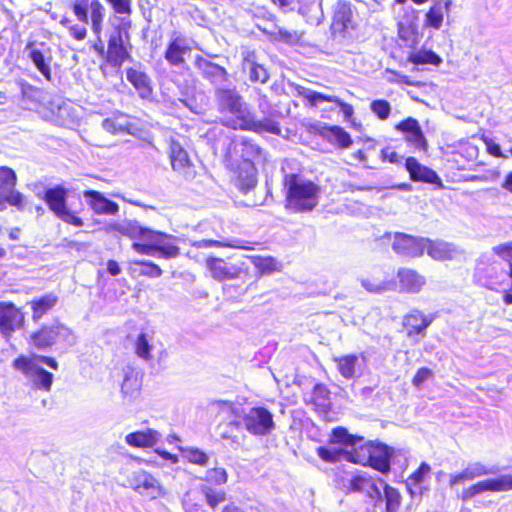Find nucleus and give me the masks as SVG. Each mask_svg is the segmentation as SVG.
Segmentation results:
<instances>
[{"instance_id": "nucleus-6", "label": "nucleus", "mask_w": 512, "mask_h": 512, "mask_svg": "<svg viewBox=\"0 0 512 512\" xmlns=\"http://www.w3.org/2000/svg\"><path fill=\"white\" fill-rule=\"evenodd\" d=\"M355 9L348 0H336L332 7L331 31L335 37L345 38L356 29Z\"/></svg>"}, {"instance_id": "nucleus-47", "label": "nucleus", "mask_w": 512, "mask_h": 512, "mask_svg": "<svg viewBox=\"0 0 512 512\" xmlns=\"http://www.w3.org/2000/svg\"><path fill=\"white\" fill-rule=\"evenodd\" d=\"M201 492L205 496L207 504L215 508L217 505L222 503L225 500V492L222 489H214L208 485H203L201 487Z\"/></svg>"}, {"instance_id": "nucleus-35", "label": "nucleus", "mask_w": 512, "mask_h": 512, "mask_svg": "<svg viewBox=\"0 0 512 512\" xmlns=\"http://www.w3.org/2000/svg\"><path fill=\"white\" fill-rule=\"evenodd\" d=\"M317 454L326 462L335 463L342 459L351 462V458L354 457V450L348 451L335 446H320L317 448Z\"/></svg>"}, {"instance_id": "nucleus-37", "label": "nucleus", "mask_w": 512, "mask_h": 512, "mask_svg": "<svg viewBox=\"0 0 512 512\" xmlns=\"http://www.w3.org/2000/svg\"><path fill=\"white\" fill-rule=\"evenodd\" d=\"M256 183V169L253 164L247 162L240 168L236 184L242 192L247 193L256 186Z\"/></svg>"}, {"instance_id": "nucleus-29", "label": "nucleus", "mask_w": 512, "mask_h": 512, "mask_svg": "<svg viewBox=\"0 0 512 512\" xmlns=\"http://www.w3.org/2000/svg\"><path fill=\"white\" fill-rule=\"evenodd\" d=\"M124 379L121 385V392L129 400L135 399L141 389L140 373L134 368L127 366L123 369Z\"/></svg>"}, {"instance_id": "nucleus-16", "label": "nucleus", "mask_w": 512, "mask_h": 512, "mask_svg": "<svg viewBox=\"0 0 512 512\" xmlns=\"http://www.w3.org/2000/svg\"><path fill=\"white\" fill-rule=\"evenodd\" d=\"M242 55V71L248 76L252 83L265 84L270 76L267 69L259 63L255 51L245 49Z\"/></svg>"}, {"instance_id": "nucleus-12", "label": "nucleus", "mask_w": 512, "mask_h": 512, "mask_svg": "<svg viewBox=\"0 0 512 512\" xmlns=\"http://www.w3.org/2000/svg\"><path fill=\"white\" fill-rule=\"evenodd\" d=\"M128 482L130 487L136 492L150 499H156L165 495V491L159 481L144 470L133 472L128 478Z\"/></svg>"}, {"instance_id": "nucleus-51", "label": "nucleus", "mask_w": 512, "mask_h": 512, "mask_svg": "<svg viewBox=\"0 0 512 512\" xmlns=\"http://www.w3.org/2000/svg\"><path fill=\"white\" fill-rule=\"evenodd\" d=\"M9 203L18 209L23 208V194L13 189L5 192L0 196V210L3 209L5 203Z\"/></svg>"}, {"instance_id": "nucleus-14", "label": "nucleus", "mask_w": 512, "mask_h": 512, "mask_svg": "<svg viewBox=\"0 0 512 512\" xmlns=\"http://www.w3.org/2000/svg\"><path fill=\"white\" fill-rule=\"evenodd\" d=\"M24 314L11 302H0V333L11 336L24 324Z\"/></svg>"}, {"instance_id": "nucleus-44", "label": "nucleus", "mask_w": 512, "mask_h": 512, "mask_svg": "<svg viewBox=\"0 0 512 512\" xmlns=\"http://www.w3.org/2000/svg\"><path fill=\"white\" fill-rule=\"evenodd\" d=\"M275 4L284 12L297 11L305 16L311 8L305 3V0H273Z\"/></svg>"}, {"instance_id": "nucleus-39", "label": "nucleus", "mask_w": 512, "mask_h": 512, "mask_svg": "<svg viewBox=\"0 0 512 512\" xmlns=\"http://www.w3.org/2000/svg\"><path fill=\"white\" fill-rule=\"evenodd\" d=\"M427 254L434 260L444 261L451 258V244L444 241H432L428 238Z\"/></svg>"}, {"instance_id": "nucleus-64", "label": "nucleus", "mask_w": 512, "mask_h": 512, "mask_svg": "<svg viewBox=\"0 0 512 512\" xmlns=\"http://www.w3.org/2000/svg\"><path fill=\"white\" fill-rule=\"evenodd\" d=\"M62 221L71 224L76 227L83 226V220L76 216L73 212H71L69 209H67L62 215L59 217Z\"/></svg>"}, {"instance_id": "nucleus-22", "label": "nucleus", "mask_w": 512, "mask_h": 512, "mask_svg": "<svg viewBox=\"0 0 512 512\" xmlns=\"http://www.w3.org/2000/svg\"><path fill=\"white\" fill-rule=\"evenodd\" d=\"M84 198L90 208L98 215H116L119 211V205L106 198L101 192L96 190L84 191Z\"/></svg>"}, {"instance_id": "nucleus-19", "label": "nucleus", "mask_w": 512, "mask_h": 512, "mask_svg": "<svg viewBox=\"0 0 512 512\" xmlns=\"http://www.w3.org/2000/svg\"><path fill=\"white\" fill-rule=\"evenodd\" d=\"M126 78L135 88L138 96L144 100H151L153 96V84L150 76L142 69L141 65L126 69Z\"/></svg>"}, {"instance_id": "nucleus-48", "label": "nucleus", "mask_w": 512, "mask_h": 512, "mask_svg": "<svg viewBox=\"0 0 512 512\" xmlns=\"http://www.w3.org/2000/svg\"><path fill=\"white\" fill-rule=\"evenodd\" d=\"M270 34L277 40L287 44H296L300 40V36L296 31H290L278 25H274Z\"/></svg>"}, {"instance_id": "nucleus-36", "label": "nucleus", "mask_w": 512, "mask_h": 512, "mask_svg": "<svg viewBox=\"0 0 512 512\" xmlns=\"http://www.w3.org/2000/svg\"><path fill=\"white\" fill-rule=\"evenodd\" d=\"M431 471V467L428 463L422 462L420 466L415 470L406 480V487L411 496L421 494L420 484L425 480Z\"/></svg>"}, {"instance_id": "nucleus-62", "label": "nucleus", "mask_w": 512, "mask_h": 512, "mask_svg": "<svg viewBox=\"0 0 512 512\" xmlns=\"http://www.w3.org/2000/svg\"><path fill=\"white\" fill-rule=\"evenodd\" d=\"M118 14H131L130 0H106Z\"/></svg>"}, {"instance_id": "nucleus-33", "label": "nucleus", "mask_w": 512, "mask_h": 512, "mask_svg": "<svg viewBox=\"0 0 512 512\" xmlns=\"http://www.w3.org/2000/svg\"><path fill=\"white\" fill-rule=\"evenodd\" d=\"M159 439V433L153 429L136 431L126 435L125 441L128 445L137 448L154 446Z\"/></svg>"}, {"instance_id": "nucleus-8", "label": "nucleus", "mask_w": 512, "mask_h": 512, "mask_svg": "<svg viewBox=\"0 0 512 512\" xmlns=\"http://www.w3.org/2000/svg\"><path fill=\"white\" fill-rule=\"evenodd\" d=\"M243 425L254 436H265L275 429L273 414L265 407H253L245 412Z\"/></svg>"}, {"instance_id": "nucleus-26", "label": "nucleus", "mask_w": 512, "mask_h": 512, "mask_svg": "<svg viewBox=\"0 0 512 512\" xmlns=\"http://www.w3.org/2000/svg\"><path fill=\"white\" fill-rule=\"evenodd\" d=\"M478 274L482 284L490 290H498L507 280V271L498 263L490 264L484 271L478 269Z\"/></svg>"}, {"instance_id": "nucleus-58", "label": "nucleus", "mask_w": 512, "mask_h": 512, "mask_svg": "<svg viewBox=\"0 0 512 512\" xmlns=\"http://www.w3.org/2000/svg\"><path fill=\"white\" fill-rule=\"evenodd\" d=\"M102 128L111 134H120L126 131V126L115 119L106 118L102 121Z\"/></svg>"}, {"instance_id": "nucleus-17", "label": "nucleus", "mask_w": 512, "mask_h": 512, "mask_svg": "<svg viewBox=\"0 0 512 512\" xmlns=\"http://www.w3.org/2000/svg\"><path fill=\"white\" fill-rule=\"evenodd\" d=\"M405 168L412 181L433 184L438 189L443 188V182L438 174L433 169L422 165L416 158H406Z\"/></svg>"}, {"instance_id": "nucleus-40", "label": "nucleus", "mask_w": 512, "mask_h": 512, "mask_svg": "<svg viewBox=\"0 0 512 512\" xmlns=\"http://www.w3.org/2000/svg\"><path fill=\"white\" fill-rule=\"evenodd\" d=\"M408 61L415 65L432 64L437 66L442 62V59L431 50H418L410 53Z\"/></svg>"}, {"instance_id": "nucleus-5", "label": "nucleus", "mask_w": 512, "mask_h": 512, "mask_svg": "<svg viewBox=\"0 0 512 512\" xmlns=\"http://www.w3.org/2000/svg\"><path fill=\"white\" fill-rule=\"evenodd\" d=\"M13 367L20 371L35 389L50 391L53 374L41 367L34 359L19 356L14 360Z\"/></svg>"}, {"instance_id": "nucleus-21", "label": "nucleus", "mask_w": 512, "mask_h": 512, "mask_svg": "<svg viewBox=\"0 0 512 512\" xmlns=\"http://www.w3.org/2000/svg\"><path fill=\"white\" fill-rule=\"evenodd\" d=\"M191 51L188 40L177 33H174L166 47L164 58L171 65L180 67L185 63V54Z\"/></svg>"}, {"instance_id": "nucleus-42", "label": "nucleus", "mask_w": 512, "mask_h": 512, "mask_svg": "<svg viewBox=\"0 0 512 512\" xmlns=\"http://www.w3.org/2000/svg\"><path fill=\"white\" fill-rule=\"evenodd\" d=\"M328 140L337 144L340 148H348L352 144L351 136L340 126H330L326 134Z\"/></svg>"}, {"instance_id": "nucleus-1", "label": "nucleus", "mask_w": 512, "mask_h": 512, "mask_svg": "<svg viewBox=\"0 0 512 512\" xmlns=\"http://www.w3.org/2000/svg\"><path fill=\"white\" fill-rule=\"evenodd\" d=\"M214 99L220 113L231 116L225 125L240 130H249L257 133L268 132L279 135L281 130L277 122L271 119L256 120L254 113L245 102L243 96L233 84L217 87Z\"/></svg>"}, {"instance_id": "nucleus-31", "label": "nucleus", "mask_w": 512, "mask_h": 512, "mask_svg": "<svg viewBox=\"0 0 512 512\" xmlns=\"http://www.w3.org/2000/svg\"><path fill=\"white\" fill-rule=\"evenodd\" d=\"M128 272L131 277L146 276L149 278H159L163 271L152 261L148 260H132L129 263Z\"/></svg>"}, {"instance_id": "nucleus-54", "label": "nucleus", "mask_w": 512, "mask_h": 512, "mask_svg": "<svg viewBox=\"0 0 512 512\" xmlns=\"http://www.w3.org/2000/svg\"><path fill=\"white\" fill-rule=\"evenodd\" d=\"M465 471L468 475V479H470L471 481L474 480L475 478L495 473V471L492 468H488L480 462L470 463L465 468Z\"/></svg>"}, {"instance_id": "nucleus-11", "label": "nucleus", "mask_w": 512, "mask_h": 512, "mask_svg": "<svg viewBox=\"0 0 512 512\" xmlns=\"http://www.w3.org/2000/svg\"><path fill=\"white\" fill-rule=\"evenodd\" d=\"M427 242L428 238L397 232L394 235L392 249L400 256L416 258L424 254Z\"/></svg>"}, {"instance_id": "nucleus-7", "label": "nucleus", "mask_w": 512, "mask_h": 512, "mask_svg": "<svg viewBox=\"0 0 512 512\" xmlns=\"http://www.w3.org/2000/svg\"><path fill=\"white\" fill-rule=\"evenodd\" d=\"M72 10L80 22L84 24L91 22L95 34L101 32L105 8L99 0H74Z\"/></svg>"}, {"instance_id": "nucleus-46", "label": "nucleus", "mask_w": 512, "mask_h": 512, "mask_svg": "<svg viewBox=\"0 0 512 512\" xmlns=\"http://www.w3.org/2000/svg\"><path fill=\"white\" fill-rule=\"evenodd\" d=\"M16 179V174L11 168L0 167V196L15 187Z\"/></svg>"}, {"instance_id": "nucleus-13", "label": "nucleus", "mask_w": 512, "mask_h": 512, "mask_svg": "<svg viewBox=\"0 0 512 512\" xmlns=\"http://www.w3.org/2000/svg\"><path fill=\"white\" fill-rule=\"evenodd\" d=\"M508 490H512V475H501L497 478L479 481L470 487L465 488L459 497L463 501H467L487 491L500 492Z\"/></svg>"}, {"instance_id": "nucleus-18", "label": "nucleus", "mask_w": 512, "mask_h": 512, "mask_svg": "<svg viewBox=\"0 0 512 512\" xmlns=\"http://www.w3.org/2000/svg\"><path fill=\"white\" fill-rule=\"evenodd\" d=\"M124 42V35L120 29L113 31L110 34L106 51V61L110 65L114 67H121L124 61L131 58Z\"/></svg>"}, {"instance_id": "nucleus-34", "label": "nucleus", "mask_w": 512, "mask_h": 512, "mask_svg": "<svg viewBox=\"0 0 512 512\" xmlns=\"http://www.w3.org/2000/svg\"><path fill=\"white\" fill-rule=\"evenodd\" d=\"M206 265L212 277L217 281L233 279L236 276L234 267L221 258L209 257Z\"/></svg>"}, {"instance_id": "nucleus-2", "label": "nucleus", "mask_w": 512, "mask_h": 512, "mask_svg": "<svg viewBox=\"0 0 512 512\" xmlns=\"http://www.w3.org/2000/svg\"><path fill=\"white\" fill-rule=\"evenodd\" d=\"M362 441V437L349 434L343 427L334 428L330 436L331 443L344 444L347 447L354 448V457L351 458L352 463L370 466L382 474H387L391 469L393 448L382 443H368L360 445L359 449H357V445Z\"/></svg>"}, {"instance_id": "nucleus-20", "label": "nucleus", "mask_w": 512, "mask_h": 512, "mask_svg": "<svg viewBox=\"0 0 512 512\" xmlns=\"http://www.w3.org/2000/svg\"><path fill=\"white\" fill-rule=\"evenodd\" d=\"M299 96L307 99L311 106H316L319 102H332L335 103L345 118H351L354 113L353 106L342 101L340 98L332 95H326L303 86H297L296 88Z\"/></svg>"}, {"instance_id": "nucleus-45", "label": "nucleus", "mask_w": 512, "mask_h": 512, "mask_svg": "<svg viewBox=\"0 0 512 512\" xmlns=\"http://www.w3.org/2000/svg\"><path fill=\"white\" fill-rule=\"evenodd\" d=\"M33 64L39 72L48 80H51V69L49 62L45 60L44 54L38 49H32L29 54Z\"/></svg>"}, {"instance_id": "nucleus-3", "label": "nucleus", "mask_w": 512, "mask_h": 512, "mask_svg": "<svg viewBox=\"0 0 512 512\" xmlns=\"http://www.w3.org/2000/svg\"><path fill=\"white\" fill-rule=\"evenodd\" d=\"M285 208L292 213L311 212L319 202L320 187L301 175L285 174Z\"/></svg>"}, {"instance_id": "nucleus-57", "label": "nucleus", "mask_w": 512, "mask_h": 512, "mask_svg": "<svg viewBox=\"0 0 512 512\" xmlns=\"http://www.w3.org/2000/svg\"><path fill=\"white\" fill-rule=\"evenodd\" d=\"M405 140L419 150H426L427 148V141L421 128L407 134Z\"/></svg>"}, {"instance_id": "nucleus-9", "label": "nucleus", "mask_w": 512, "mask_h": 512, "mask_svg": "<svg viewBox=\"0 0 512 512\" xmlns=\"http://www.w3.org/2000/svg\"><path fill=\"white\" fill-rule=\"evenodd\" d=\"M194 67L199 75L213 86L214 91L217 87H222L229 81L230 74L223 65L215 63L202 55L195 56Z\"/></svg>"}, {"instance_id": "nucleus-30", "label": "nucleus", "mask_w": 512, "mask_h": 512, "mask_svg": "<svg viewBox=\"0 0 512 512\" xmlns=\"http://www.w3.org/2000/svg\"><path fill=\"white\" fill-rule=\"evenodd\" d=\"M431 323L432 318H428L419 310H412L403 320L404 326L408 329V336H412L414 333L424 336Z\"/></svg>"}, {"instance_id": "nucleus-59", "label": "nucleus", "mask_w": 512, "mask_h": 512, "mask_svg": "<svg viewBox=\"0 0 512 512\" xmlns=\"http://www.w3.org/2000/svg\"><path fill=\"white\" fill-rule=\"evenodd\" d=\"M419 128H421L419 122L412 117H408L396 125V129L403 132L405 136Z\"/></svg>"}, {"instance_id": "nucleus-15", "label": "nucleus", "mask_w": 512, "mask_h": 512, "mask_svg": "<svg viewBox=\"0 0 512 512\" xmlns=\"http://www.w3.org/2000/svg\"><path fill=\"white\" fill-rule=\"evenodd\" d=\"M175 239L172 235L150 229L145 242H152L157 257L171 259L180 254L179 247L173 243Z\"/></svg>"}, {"instance_id": "nucleus-60", "label": "nucleus", "mask_w": 512, "mask_h": 512, "mask_svg": "<svg viewBox=\"0 0 512 512\" xmlns=\"http://www.w3.org/2000/svg\"><path fill=\"white\" fill-rule=\"evenodd\" d=\"M433 372L427 367H422L417 370L416 374L412 379V383L416 387H420L426 380L432 377Z\"/></svg>"}, {"instance_id": "nucleus-28", "label": "nucleus", "mask_w": 512, "mask_h": 512, "mask_svg": "<svg viewBox=\"0 0 512 512\" xmlns=\"http://www.w3.org/2000/svg\"><path fill=\"white\" fill-rule=\"evenodd\" d=\"M44 200L50 210L53 211L58 218L68 209L66 205L67 191L62 186L47 189L45 191Z\"/></svg>"}, {"instance_id": "nucleus-4", "label": "nucleus", "mask_w": 512, "mask_h": 512, "mask_svg": "<svg viewBox=\"0 0 512 512\" xmlns=\"http://www.w3.org/2000/svg\"><path fill=\"white\" fill-rule=\"evenodd\" d=\"M30 343L38 350H46L53 345L72 346L75 337L70 328L60 322L44 325L30 335Z\"/></svg>"}, {"instance_id": "nucleus-61", "label": "nucleus", "mask_w": 512, "mask_h": 512, "mask_svg": "<svg viewBox=\"0 0 512 512\" xmlns=\"http://www.w3.org/2000/svg\"><path fill=\"white\" fill-rule=\"evenodd\" d=\"M132 249L137 253L152 257H157L152 245V242L141 243L138 241L133 242Z\"/></svg>"}, {"instance_id": "nucleus-49", "label": "nucleus", "mask_w": 512, "mask_h": 512, "mask_svg": "<svg viewBox=\"0 0 512 512\" xmlns=\"http://www.w3.org/2000/svg\"><path fill=\"white\" fill-rule=\"evenodd\" d=\"M371 476L366 472H360L354 475L349 480V491L352 492H363L366 491L368 485L370 484Z\"/></svg>"}, {"instance_id": "nucleus-27", "label": "nucleus", "mask_w": 512, "mask_h": 512, "mask_svg": "<svg viewBox=\"0 0 512 512\" xmlns=\"http://www.w3.org/2000/svg\"><path fill=\"white\" fill-rule=\"evenodd\" d=\"M58 303V296L54 293H47L29 301L27 305L32 310V320L36 323Z\"/></svg>"}, {"instance_id": "nucleus-56", "label": "nucleus", "mask_w": 512, "mask_h": 512, "mask_svg": "<svg viewBox=\"0 0 512 512\" xmlns=\"http://www.w3.org/2000/svg\"><path fill=\"white\" fill-rule=\"evenodd\" d=\"M312 397L319 406H326L329 404L330 390L326 385L317 383L313 388Z\"/></svg>"}, {"instance_id": "nucleus-41", "label": "nucleus", "mask_w": 512, "mask_h": 512, "mask_svg": "<svg viewBox=\"0 0 512 512\" xmlns=\"http://www.w3.org/2000/svg\"><path fill=\"white\" fill-rule=\"evenodd\" d=\"M381 483L384 484V500H385V512H398L401 505V495L399 491L385 483L381 480Z\"/></svg>"}, {"instance_id": "nucleus-38", "label": "nucleus", "mask_w": 512, "mask_h": 512, "mask_svg": "<svg viewBox=\"0 0 512 512\" xmlns=\"http://www.w3.org/2000/svg\"><path fill=\"white\" fill-rule=\"evenodd\" d=\"M452 5L451 0H446L443 5L435 4L432 6L425 16V23L434 29H439L443 22L444 13H449Z\"/></svg>"}, {"instance_id": "nucleus-50", "label": "nucleus", "mask_w": 512, "mask_h": 512, "mask_svg": "<svg viewBox=\"0 0 512 512\" xmlns=\"http://www.w3.org/2000/svg\"><path fill=\"white\" fill-rule=\"evenodd\" d=\"M370 110L380 120H387L391 114V104L385 99H376L370 103Z\"/></svg>"}, {"instance_id": "nucleus-43", "label": "nucleus", "mask_w": 512, "mask_h": 512, "mask_svg": "<svg viewBox=\"0 0 512 512\" xmlns=\"http://www.w3.org/2000/svg\"><path fill=\"white\" fill-rule=\"evenodd\" d=\"M192 246L196 248H211V247H229L235 249H246L244 245L241 244L240 240H212V239H202L198 241H194Z\"/></svg>"}, {"instance_id": "nucleus-23", "label": "nucleus", "mask_w": 512, "mask_h": 512, "mask_svg": "<svg viewBox=\"0 0 512 512\" xmlns=\"http://www.w3.org/2000/svg\"><path fill=\"white\" fill-rule=\"evenodd\" d=\"M334 362L337 365V370L346 379H353L361 376L365 364L364 357L356 354H348L340 357H335Z\"/></svg>"}, {"instance_id": "nucleus-25", "label": "nucleus", "mask_w": 512, "mask_h": 512, "mask_svg": "<svg viewBox=\"0 0 512 512\" xmlns=\"http://www.w3.org/2000/svg\"><path fill=\"white\" fill-rule=\"evenodd\" d=\"M110 230L118 232L132 240L146 241L150 228L140 225L136 220H124L110 225Z\"/></svg>"}, {"instance_id": "nucleus-10", "label": "nucleus", "mask_w": 512, "mask_h": 512, "mask_svg": "<svg viewBox=\"0 0 512 512\" xmlns=\"http://www.w3.org/2000/svg\"><path fill=\"white\" fill-rule=\"evenodd\" d=\"M169 158L173 171L187 181H191L195 178V166L190 160L188 152L182 144L174 138L170 141Z\"/></svg>"}, {"instance_id": "nucleus-53", "label": "nucleus", "mask_w": 512, "mask_h": 512, "mask_svg": "<svg viewBox=\"0 0 512 512\" xmlns=\"http://www.w3.org/2000/svg\"><path fill=\"white\" fill-rule=\"evenodd\" d=\"M227 478L228 475L226 470L224 468L216 467L206 471L204 480L210 484L222 485L227 482Z\"/></svg>"}, {"instance_id": "nucleus-55", "label": "nucleus", "mask_w": 512, "mask_h": 512, "mask_svg": "<svg viewBox=\"0 0 512 512\" xmlns=\"http://www.w3.org/2000/svg\"><path fill=\"white\" fill-rule=\"evenodd\" d=\"M185 458L191 463L206 466L208 464V456L205 452L198 448H186L183 450Z\"/></svg>"}, {"instance_id": "nucleus-32", "label": "nucleus", "mask_w": 512, "mask_h": 512, "mask_svg": "<svg viewBox=\"0 0 512 512\" xmlns=\"http://www.w3.org/2000/svg\"><path fill=\"white\" fill-rule=\"evenodd\" d=\"M401 290L408 293H417L425 284L424 278L415 270L402 268L398 271Z\"/></svg>"}, {"instance_id": "nucleus-24", "label": "nucleus", "mask_w": 512, "mask_h": 512, "mask_svg": "<svg viewBox=\"0 0 512 512\" xmlns=\"http://www.w3.org/2000/svg\"><path fill=\"white\" fill-rule=\"evenodd\" d=\"M232 151L243 159V165L248 163L253 164L255 160H263L264 153L260 146L248 138H241L240 140L232 143Z\"/></svg>"}, {"instance_id": "nucleus-63", "label": "nucleus", "mask_w": 512, "mask_h": 512, "mask_svg": "<svg viewBox=\"0 0 512 512\" xmlns=\"http://www.w3.org/2000/svg\"><path fill=\"white\" fill-rule=\"evenodd\" d=\"M493 251L498 256L502 257L506 261H512V241L504 243L493 248Z\"/></svg>"}, {"instance_id": "nucleus-52", "label": "nucleus", "mask_w": 512, "mask_h": 512, "mask_svg": "<svg viewBox=\"0 0 512 512\" xmlns=\"http://www.w3.org/2000/svg\"><path fill=\"white\" fill-rule=\"evenodd\" d=\"M151 348L148 337L145 333H140L135 341V352L136 354L145 360L151 358Z\"/></svg>"}]
</instances>
